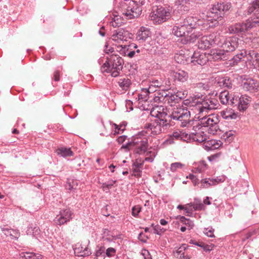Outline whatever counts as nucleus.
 Returning <instances> with one entry per match:
<instances>
[{
  "instance_id": "obj_30",
  "label": "nucleus",
  "mask_w": 259,
  "mask_h": 259,
  "mask_svg": "<svg viewBox=\"0 0 259 259\" xmlns=\"http://www.w3.org/2000/svg\"><path fill=\"white\" fill-rule=\"evenodd\" d=\"M188 247L186 244H182L177 250L174 251V255L177 258L190 259L189 257L185 256V251Z\"/></svg>"
},
{
  "instance_id": "obj_56",
  "label": "nucleus",
  "mask_w": 259,
  "mask_h": 259,
  "mask_svg": "<svg viewBox=\"0 0 259 259\" xmlns=\"http://www.w3.org/2000/svg\"><path fill=\"white\" fill-rule=\"evenodd\" d=\"M122 22L118 18H114L113 20L111 22V25L114 27H117L120 26Z\"/></svg>"
},
{
  "instance_id": "obj_8",
  "label": "nucleus",
  "mask_w": 259,
  "mask_h": 259,
  "mask_svg": "<svg viewBox=\"0 0 259 259\" xmlns=\"http://www.w3.org/2000/svg\"><path fill=\"white\" fill-rule=\"evenodd\" d=\"M220 41L218 40L217 45L224 50V52L234 51L238 47V38L231 37L225 39L223 36H220Z\"/></svg>"
},
{
  "instance_id": "obj_24",
  "label": "nucleus",
  "mask_w": 259,
  "mask_h": 259,
  "mask_svg": "<svg viewBox=\"0 0 259 259\" xmlns=\"http://www.w3.org/2000/svg\"><path fill=\"white\" fill-rule=\"evenodd\" d=\"M201 35L202 33L200 32H194L190 35L187 33L186 36L181 39V42L183 44L193 43Z\"/></svg>"
},
{
  "instance_id": "obj_9",
  "label": "nucleus",
  "mask_w": 259,
  "mask_h": 259,
  "mask_svg": "<svg viewBox=\"0 0 259 259\" xmlns=\"http://www.w3.org/2000/svg\"><path fill=\"white\" fill-rule=\"evenodd\" d=\"M122 15L126 19H133L138 18L142 12V7L136 6L129 2L128 4L124 3L122 4Z\"/></svg>"
},
{
  "instance_id": "obj_15",
  "label": "nucleus",
  "mask_w": 259,
  "mask_h": 259,
  "mask_svg": "<svg viewBox=\"0 0 259 259\" xmlns=\"http://www.w3.org/2000/svg\"><path fill=\"white\" fill-rule=\"evenodd\" d=\"M130 34L128 31L123 29H119L114 32L111 36V38L113 41L118 42L121 41H127V39L130 38Z\"/></svg>"
},
{
  "instance_id": "obj_21",
  "label": "nucleus",
  "mask_w": 259,
  "mask_h": 259,
  "mask_svg": "<svg viewBox=\"0 0 259 259\" xmlns=\"http://www.w3.org/2000/svg\"><path fill=\"white\" fill-rule=\"evenodd\" d=\"M151 35L150 29L145 27H141L136 34V39L140 42L146 41Z\"/></svg>"
},
{
  "instance_id": "obj_12",
  "label": "nucleus",
  "mask_w": 259,
  "mask_h": 259,
  "mask_svg": "<svg viewBox=\"0 0 259 259\" xmlns=\"http://www.w3.org/2000/svg\"><path fill=\"white\" fill-rule=\"evenodd\" d=\"M72 213L70 209H61L56 217L54 221L57 225H62L69 222L71 219Z\"/></svg>"
},
{
  "instance_id": "obj_23",
  "label": "nucleus",
  "mask_w": 259,
  "mask_h": 259,
  "mask_svg": "<svg viewBox=\"0 0 259 259\" xmlns=\"http://www.w3.org/2000/svg\"><path fill=\"white\" fill-rule=\"evenodd\" d=\"M193 0H176L175 5L182 13L188 12L190 10L189 4Z\"/></svg>"
},
{
  "instance_id": "obj_4",
  "label": "nucleus",
  "mask_w": 259,
  "mask_h": 259,
  "mask_svg": "<svg viewBox=\"0 0 259 259\" xmlns=\"http://www.w3.org/2000/svg\"><path fill=\"white\" fill-rule=\"evenodd\" d=\"M257 26H259V17L251 21L247 20L244 23H237L229 26L228 27V32L230 34L243 35L250 28Z\"/></svg>"
},
{
  "instance_id": "obj_28",
  "label": "nucleus",
  "mask_w": 259,
  "mask_h": 259,
  "mask_svg": "<svg viewBox=\"0 0 259 259\" xmlns=\"http://www.w3.org/2000/svg\"><path fill=\"white\" fill-rule=\"evenodd\" d=\"M203 146L206 150L210 151L218 148L220 147V144L215 140H206L203 142Z\"/></svg>"
},
{
  "instance_id": "obj_47",
  "label": "nucleus",
  "mask_w": 259,
  "mask_h": 259,
  "mask_svg": "<svg viewBox=\"0 0 259 259\" xmlns=\"http://www.w3.org/2000/svg\"><path fill=\"white\" fill-rule=\"evenodd\" d=\"M116 183V181L111 180L107 183H103L102 187L104 191L108 190L111 188L113 185Z\"/></svg>"
},
{
  "instance_id": "obj_64",
  "label": "nucleus",
  "mask_w": 259,
  "mask_h": 259,
  "mask_svg": "<svg viewBox=\"0 0 259 259\" xmlns=\"http://www.w3.org/2000/svg\"><path fill=\"white\" fill-rule=\"evenodd\" d=\"M234 132L232 131H230L229 132H226L224 135V137H226L227 139H229V140H231L232 139V137L234 136Z\"/></svg>"
},
{
  "instance_id": "obj_60",
  "label": "nucleus",
  "mask_w": 259,
  "mask_h": 259,
  "mask_svg": "<svg viewBox=\"0 0 259 259\" xmlns=\"http://www.w3.org/2000/svg\"><path fill=\"white\" fill-rule=\"evenodd\" d=\"M184 58V56L182 55H177L175 56V60L179 63H184L185 60L183 58Z\"/></svg>"
},
{
  "instance_id": "obj_32",
  "label": "nucleus",
  "mask_w": 259,
  "mask_h": 259,
  "mask_svg": "<svg viewBox=\"0 0 259 259\" xmlns=\"http://www.w3.org/2000/svg\"><path fill=\"white\" fill-rule=\"evenodd\" d=\"M149 91L147 89H143L141 90V92L138 95V101L144 102L145 104H142V106H145L147 102V100L149 98Z\"/></svg>"
},
{
  "instance_id": "obj_34",
  "label": "nucleus",
  "mask_w": 259,
  "mask_h": 259,
  "mask_svg": "<svg viewBox=\"0 0 259 259\" xmlns=\"http://www.w3.org/2000/svg\"><path fill=\"white\" fill-rule=\"evenodd\" d=\"M21 257L25 259H41L42 256L39 253H35L33 252H21L20 254Z\"/></svg>"
},
{
  "instance_id": "obj_35",
  "label": "nucleus",
  "mask_w": 259,
  "mask_h": 259,
  "mask_svg": "<svg viewBox=\"0 0 259 259\" xmlns=\"http://www.w3.org/2000/svg\"><path fill=\"white\" fill-rule=\"evenodd\" d=\"M254 11L259 12V0H254L247 10V13L250 15Z\"/></svg>"
},
{
  "instance_id": "obj_48",
  "label": "nucleus",
  "mask_w": 259,
  "mask_h": 259,
  "mask_svg": "<svg viewBox=\"0 0 259 259\" xmlns=\"http://www.w3.org/2000/svg\"><path fill=\"white\" fill-rule=\"evenodd\" d=\"M193 86L194 88H197L200 90L205 91L208 89V86L207 84H205L201 82H199L193 84Z\"/></svg>"
},
{
  "instance_id": "obj_20",
  "label": "nucleus",
  "mask_w": 259,
  "mask_h": 259,
  "mask_svg": "<svg viewBox=\"0 0 259 259\" xmlns=\"http://www.w3.org/2000/svg\"><path fill=\"white\" fill-rule=\"evenodd\" d=\"M188 141L190 142H196L197 143L204 142L207 139V136L204 132L201 131L198 133L188 134Z\"/></svg>"
},
{
  "instance_id": "obj_61",
  "label": "nucleus",
  "mask_w": 259,
  "mask_h": 259,
  "mask_svg": "<svg viewBox=\"0 0 259 259\" xmlns=\"http://www.w3.org/2000/svg\"><path fill=\"white\" fill-rule=\"evenodd\" d=\"M134 143H133V140L131 142H128L125 145H123L121 149H125L126 151H128L130 150V148L131 147H133Z\"/></svg>"
},
{
  "instance_id": "obj_52",
  "label": "nucleus",
  "mask_w": 259,
  "mask_h": 259,
  "mask_svg": "<svg viewBox=\"0 0 259 259\" xmlns=\"http://www.w3.org/2000/svg\"><path fill=\"white\" fill-rule=\"evenodd\" d=\"M141 208L139 205H136L132 208V215L134 217H137L141 211Z\"/></svg>"
},
{
  "instance_id": "obj_45",
  "label": "nucleus",
  "mask_w": 259,
  "mask_h": 259,
  "mask_svg": "<svg viewBox=\"0 0 259 259\" xmlns=\"http://www.w3.org/2000/svg\"><path fill=\"white\" fill-rule=\"evenodd\" d=\"M184 164L181 162L172 163L170 165V169L172 172L176 171L178 169H182Z\"/></svg>"
},
{
  "instance_id": "obj_43",
  "label": "nucleus",
  "mask_w": 259,
  "mask_h": 259,
  "mask_svg": "<svg viewBox=\"0 0 259 259\" xmlns=\"http://www.w3.org/2000/svg\"><path fill=\"white\" fill-rule=\"evenodd\" d=\"M39 229L38 227H29L26 231L27 235L35 236L39 234Z\"/></svg>"
},
{
  "instance_id": "obj_54",
  "label": "nucleus",
  "mask_w": 259,
  "mask_h": 259,
  "mask_svg": "<svg viewBox=\"0 0 259 259\" xmlns=\"http://www.w3.org/2000/svg\"><path fill=\"white\" fill-rule=\"evenodd\" d=\"M116 253V250L112 247L108 248L106 249V254L108 257H111L115 255Z\"/></svg>"
},
{
  "instance_id": "obj_44",
  "label": "nucleus",
  "mask_w": 259,
  "mask_h": 259,
  "mask_svg": "<svg viewBox=\"0 0 259 259\" xmlns=\"http://www.w3.org/2000/svg\"><path fill=\"white\" fill-rule=\"evenodd\" d=\"M196 100L190 101L189 100L186 99L183 101L182 106L184 107H187L188 110V108H192L191 109L192 110V109H194V106H195L193 104L194 103H196Z\"/></svg>"
},
{
  "instance_id": "obj_55",
  "label": "nucleus",
  "mask_w": 259,
  "mask_h": 259,
  "mask_svg": "<svg viewBox=\"0 0 259 259\" xmlns=\"http://www.w3.org/2000/svg\"><path fill=\"white\" fill-rule=\"evenodd\" d=\"M133 175L136 177H140L141 176L142 170L138 167H133Z\"/></svg>"
},
{
  "instance_id": "obj_53",
  "label": "nucleus",
  "mask_w": 259,
  "mask_h": 259,
  "mask_svg": "<svg viewBox=\"0 0 259 259\" xmlns=\"http://www.w3.org/2000/svg\"><path fill=\"white\" fill-rule=\"evenodd\" d=\"M214 229L212 228H205L204 233L209 237H214L213 234Z\"/></svg>"
},
{
  "instance_id": "obj_22",
  "label": "nucleus",
  "mask_w": 259,
  "mask_h": 259,
  "mask_svg": "<svg viewBox=\"0 0 259 259\" xmlns=\"http://www.w3.org/2000/svg\"><path fill=\"white\" fill-rule=\"evenodd\" d=\"M172 33L177 37H184L187 33L189 34L190 32L187 31L185 26H183L180 23H177L174 26Z\"/></svg>"
},
{
  "instance_id": "obj_36",
  "label": "nucleus",
  "mask_w": 259,
  "mask_h": 259,
  "mask_svg": "<svg viewBox=\"0 0 259 259\" xmlns=\"http://www.w3.org/2000/svg\"><path fill=\"white\" fill-rule=\"evenodd\" d=\"M57 154L62 157H69L73 155V152L70 148L62 147L57 150Z\"/></svg>"
},
{
  "instance_id": "obj_33",
  "label": "nucleus",
  "mask_w": 259,
  "mask_h": 259,
  "mask_svg": "<svg viewBox=\"0 0 259 259\" xmlns=\"http://www.w3.org/2000/svg\"><path fill=\"white\" fill-rule=\"evenodd\" d=\"M231 93L227 91L222 92L219 95V99L222 104L224 105L229 104Z\"/></svg>"
},
{
  "instance_id": "obj_31",
  "label": "nucleus",
  "mask_w": 259,
  "mask_h": 259,
  "mask_svg": "<svg viewBox=\"0 0 259 259\" xmlns=\"http://www.w3.org/2000/svg\"><path fill=\"white\" fill-rule=\"evenodd\" d=\"M2 231L7 236H10L12 239H17L20 236V233L18 230L8 228H3Z\"/></svg>"
},
{
  "instance_id": "obj_6",
  "label": "nucleus",
  "mask_w": 259,
  "mask_h": 259,
  "mask_svg": "<svg viewBox=\"0 0 259 259\" xmlns=\"http://www.w3.org/2000/svg\"><path fill=\"white\" fill-rule=\"evenodd\" d=\"M246 58L249 64H251L254 68H259V54L254 51H250L248 54L246 50H242L239 53L237 54L232 58L233 63L237 64L238 62Z\"/></svg>"
},
{
  "instance_id": "obj_41",
  "label": "nucleus",
  "mask_w": 259,
  "mask_h": 259,
  "mask_svg": "<svg viewBox=\"0 0 259 259\" xmlns=\"http://www.w3.org/2000/svg\"><path fill=\"white\" fill-rule=\"evenodd\" d=\"M186 19L189 25V29H191L192 30L193 29L196 28L197 26L196 18H194L192 16H188L187 18H186Z\"/></svg>"
},
{
  "instance_id": "obj_37",
  "label": "nucleus",
  "mask_w": 259,
  "mask_h": 259,
  "mask_svg": "<svg viewBox=\"0 0 259 259\" xmlns=\"http://www.w3.org/2000/svg\"><path fill=\"white\" fill-rule=\"evenodd\" d=\"M220 83H221V85L223 86L224 88L232 89L233 87L232 81L228 76L222 78V80L220 81Z\"/></svg>"
},
{
  "instance_id": "obj_5",
  "label": "nucleus",
  "mask_w": 259,
  "mask_h": 259,
  "mask_svg": "<svg viewBox=\"0 0 259 259\" xmlns=\"http://www.w3.org/2000/svg\"><path fill=\"white\" fill-rule=\"evenodd\" d=\"M170 17V13L168 9L161 6H155L152 7L149 18L153 23L159 24L166 21Z\"/></svg>"
},
{
  "instance_id": "obj_38",
  "label": "nucleus",
  "mask_w": 259,
  "mask_h": 259,
  "mask_svg": "<svg viewBox=\"0 0 259 259\" xmlns=\"http://www.w3.org/2000/svg\"><path fill=\"white\" fill-rule=\"evenodd\" d=\"M187 95V91H178L175 95H171V101H176L178 99H184L186 97Z\"/></svg>"
},
{
  "instance_id": "obj_17",
  "label": "nucleus",
  "mask_w": 259,
  "mask_h": 259,
  "mask_svg": "<svg viewBox=\"0 0 259 259\" xmlns=\"http://www.w3.org/2000/svg\"><path fill=\"white\" fill-rule=\"evenodd\" d=\"M188 134L183 131H177L174 132L171 135H169L168 139L166 140L167 144H172L175 143L174 139L177 140H183L188 141Z\"/></svg>"
},
{
  "instance_id": "obj_58",
  "label": "nucleus",
  "mask_w": 259,
  "mask_h": 259,
  "mask_svg": "<svg viewBox=\"0 0 259 259\" xmlns=\"http://www.w3.org/2000/svg\"><path fill=\"white\" fill-rule=\"evenodd\" d=\"M187 178L192 181L194 185H197L199 183V180L193 174H190Z\"/></svg>"
},
{
  "instance_id": "obj_11",
  "label": "nucleus",
  "mask_w": 259,
  "mask_h": 259,
  "mask_svg": "<svg viewBox=\"0 0 259 259\" xmlns=\"http://www.w3.org/2000/svg\"><path fill=\"white\" fill-rule=\"evenodd\" d=\"M133 147L135 148V152L141 154L145 153L148 148V140L146 138H141L139 136L134 137L133 139Z\"/></svg>"
},
{
  "instance_id": "obj_57",
  "label": "nucleus",
  "mask_w": 259,
  "mask_h": 259,
  "mask_svg": "<svg viewBox=\"0 0 259 259\" xmlns=\"http://www.w3.org/2000/svg\"><path fill=\"white\" fill-rule=\"evenodd\" d=\"M154 233L158 235L161 234L164 232L163 229L161 228L159 225H156L153 227Z\"/></svg>"
},
{
  "instance_id": "obj_2",
  "label": "nucleus",
  "mask_w": 259,
  "mask_h": 259,
  "mask_svg": "<svg viewBox=\"0 0 259 259\" xmlns=\"http://www.w3.org/2000/svg\"><path fill=\"white\" fill-rule=\"evenodd\" d=\"M106 60L101 67L103 73H110L111 76L116 77L119 75L123 68V60L117 54H110L106 57Z\"/></svg>"
},
{
  "instance_id": "obj_16",
  "label": "nucleus",
  "mask_w": 259,
  "mask_h": 259,
  "mask_svg": "<svg viewBox=\"0 0 259 259\" xmlns=\"http://www.w3.org/2000/svg\"><path fill=\"white\" fill-rule=\"evenodd\" d=\"M207 54L208 61H216L227 59L226 53L223 50H212L210 51V53Z\"/></svg>"
},
{
  "instance_id": "obj_26",
  "label": "nucleus",
  "mask_w": 259,
  "mask_h": 259,
  "mask_svg": "<svg viewBox=\"0 0 259 259\" xmlns=\"http://www.w3.org/2000/svg\"><path fill=\"white\" fill-rule=\"evenodd\" d=\"M250 102L251 98L250 97L246 95L241 96L238 108V110L240 111L245 110L248 108Z\"/></svg>"
},
{
  "instance_id": "obj_49",
  "label": "nucleus",
  "mask_w": 259,
  "mask_h": 259,
  "mask_svg": "<svg viewBox=\"0 0 259 259\" xmlns=\"http://www.w3.org/2000/svg\"><path fill=\"white\" fill-rule=\"evenodd\" d=\"M207 164L204 161L200 162L198 164V167L196 168V170L199 172L204 171L206 168Z\"/></svg>"
},
{
  "instance_id": "obj_29",
  "label": "nucleus",
  "mask_w": 259,
  "mask_h": 259,
  "mask_svg": "<svg viewBox=\"0 0 259 259\" xmlns=\"http://www.w3.org/2000/svg\"><path fill=\"white\" fill-rule=\"evenodd\" d=\"M222 117L226 120L235 119L237 117V114L231 109H227L221 112Z\"/></svg>"
},
{
  "instance_id": "obj_13",
  "label": "nucleus",
  "mask_w": 259,
  "mask_h": 259,
  "mask_svg": "<svg viewBox=\"0 0 259 259\" xmlns=\"http://www.w3.org/2000/svg\"><path fill=\"white\" fill-rule=\"evenodd\" d=\"M208 61L207 54L200 52H194L191 58V62L194 65L203 66L206 64Z\"/></svg>"
},
{
  "instance_id": "obj_7",
  "label": "nucleus",
  "mask_w": 259,
  "mask_h": 259,
  "mask_svg": "<svg viewBox=\"0 0 259 259\" xmlns=\"http://www.w3.org/2000/svg\"><path fill=\"white\" fill-rule=\"evenodd\" d=\"M231 5L229 3H218L211 5V7L206 12V17L208 21H218L223 17L224 12L230 8Z\"/></svg>"
},
{
  "instance_id": "obj_27",
  "label": "nucleus",
  "mask_w": 259,
  "mask_h": 259,
  "mask_svg": "<svg viewBox=\"0 0 259 259\" xmlns=\"http://www.w3.org/2000/svg\"><path fill=\"white\" fill-rule=\"evenodd\" d=\"M143 110H150V115L152 116L157 118L160 116L162 112H165V109L162 106H155L154 107H152L151 109L146 108V107H143Z\"/></svg>"
},
{
  "instance_id": "obj_18",
  "label": "nucleus",
  "mask_w": 259,
  "mask_h": 259,
  "mask_svg": "<svg viewBox=\"0 0 259 259\" xmlns=\"http://www.w3.org/2000/svg\"><path fill=\"white\" fill-rule=\"evenodd\" d=\"M171 76L175 82L184 83L187 81L189 78L188 73L183 70H178L173 71L171 73Z\"/></svg>"
},
{
  "instance_id": "obj_42",
  "label": "nucleus",
  "mask_w": 259,
  "mask_h": 259,
  "mask_svg": "<svg viewBox=\"0 0 259 259\" xmlns=\"http://www.w3.org/2000/svg\"><path fill=\"white\" fill-rule=\"evenodd\" d=\"M104 247H100L97 249L95 252V256L96 259H103L105 257Z\"/></svg>"
},
{
  "instance_id": "obj_19",
  "label": "nucleus",
  "mask_w": 259,
  "mask_h": 259,
  "mask_svg": "<svg viewBox=\"0 0 259 259\" xmlns=\"http://www.w3.org/2000/svg\"><path fill=\"white\" fill-rule=\"evenodd\" d=\"M242 87L245 91L254 93L259 90V83L256 80L248 79L243 82Z\"/></svg>"
},
{
  "instance_id": "obj_46",
  "label": "nucleus",
  "mask_w": 259,
  "mask_h": 259,
  "mask_svg": "<svg viewBox=\"0 0 259 259\" xmlns=\"http://www.w3.org/2000/svg\"><path fill=\"white\" fill-rule=\"evenodd\" d=\"M190 207H192L193 208H191L192 210H201L204 209L205 206L203 203H190L187 204Z\"/></svg>"
},
{
  "instance_id": "obj_40",
  "label": "nucleus",
  "mask_w": 259,
  "mask_h": 259,
  "mask_svg": "<svg viewBox=\"0 0 259 259\" xmlns=\"http://www.w3.org/2000/svg\"><path fill=\"white\" fill-rule=\"evenodd\" d=\"M240 97L238 95H235L231 93V97L230 98L229 104L233 106H237L238 108Z\"/></svg>"
},
{
  "instance_id": "obj_1",
  "label": "nucleus",
  "mask_w": 259,
  "mask_h": 259,
  "mask_svg": "<svg viewBox=\"0 0 259 259\" xmlns=\"http://www.w3.org/2000/svg\"><path fill=\"white\" fill-rule=\"evenodd\" d=\"M193 105L195 106L192 111L194 113L199 115L198 117L200 118L198 124L202 127H207L209 134L213 135L217 134L220 130L219 116L215 114L205 116L208 111L218 108V100L215 98L205 97L203 100H196V103H194Z\"/></svg>"
},
{
  "instance_id": "obj_63",
  "label": "nucleus",
  "mask_w": 259,
  "mask_h": 259,
  "mask_svg": "<svg viewBox=\"0 0 259 259\" xmlns=\"http://www.w3.org/2000/svg\"><path fill=\"white\" fill-rule=\"evenodd\" d=\"M91 254V252L90 250L87 247H85V248H84V249L82 251V253L81 254H78V255L81 256H88Z\"/></svg>"
},
{
  "instance_id": "obj_50",
  "label": "nucleus",
  "mask_w": 259,
  "mask_h": 259,
  "mask_svg": "<svg viewBox=\"0 0 259 259\" xmlns=\"http://www.w3.org/2000/svg\"><path fill=\"white\" fill-rule=\"evenodd\" d=\"M149 127L152 131V132L155 133V134L156 135L159 134L161 133V126L159 125L154 126V125L150 124Z\"/></svg>"
},
{
  "instance_id": "obj_3",
  "label": "nucleus",
  "mask_w": 259,
  "mask_h": 259,
  "mask_svg": "<svg viewBox=\"0 0 259 259\" xmlns=\"http://www.w3.org/2000/svg\"><path fill=\"white\" fill-rule=\"evenodd\" d=\"M190 110L182 106L174 108L169 117L176 120L181 126L185 127L190 122Z\"/></svg>"
},
{
  "instance_id": "obj_62",
  "label": "nucleus",
  "mask_w": 259,
  "mask_h": 259,
  "mask_svg": "<svg viewBox=\"0 0 259 259\" xmlns=\"http://www.w3.org/2000/svg\"><path fill=\"white\" fill-rule=\"evenodd\" d=\"M159 125L160 126L162 125V126L168 127L170 126V123L166 118H165L160 121Z\"/></svg>"
},
{
  "instance_id": "obj_39",
  "label": "nucleus",
  "mask_w": 259,
  "mask_h": 259,
  "mask_svg": "<svg viewBox=\"0 0 259 259\" xmlns=\"http://www.w3.org/2000/svg\"><path fill=\"white\" fill-rule=\"evenodd\" d=\"M151 85L155 87H164L166 84V81H165L163 78H160L159 79H153L151 81Z\"/></svg>"
},
{
  "instance_id": "obj_10",
  "label": "nucleus",
  "mask_w": 259,
  "mask_h": 259,
  "mask_svg": "<svg viewBox=\"0 0 259 259\" xmlns=\"http://www.w3.org/2000/svg\"><path fill=\"white\" fill-rule=\"evenodd\" d=\"M220 35L214 36L210 35L201 37L198 42V48L201 50H206L213 45H217L218 40L220 41Z\"/></svg>"
},
{
  "instance_id": "obj_51",
  "label": "nucleus",
  "mask_w": 259,
  "mask_h": 259,
  "mask_svg": "<svg viewBox=\"0 0 259 259\" xmlns=\"http://www.w3.org/2000/svg\"><path fill=\"white\" fill-rule=\"evenodd\" d=\"M105 53L108 55V56L110 55V54H115V51L114 49L112 47H109L108 46V44L106 42L105 45V49H104Z\"/></svg>"
},
{
  "instance_id": "obj_25",
  "label": "nucleus",
  "mask_w": 259,
  "mask_h": 259,
  "mask_svg": "<svg viewBox=\"0 0 259 259\" xmlns=\"http://www.w3.org/2000/svg\"><path fill=\"white\" fill-rule=\"evenodd\" d=\"M117 83L121 90L124 92L127 91L129 89L132 84L131 80L125 76H121L118 78Z\"/></svg>"
},
{
  "instance_id": "obj_59",
  "label": "nucleus",
  "mask_w": 259,
  "mask_h": 259,
  "mask_svg": "<svg viewBox=\"0 0 259 259\" xmlns=\"http://www.w3.org/2000/svg\"><path fill=\"white\" fill-rule=\"evenodd\" d=\"M145 0H133L131 3L136 6H138L141 7L143 5L145 4Z\"/></svg>"
},
{
  "instance_id": "obj_14",
  "label": "nucleus",
  "mask_w": 259,
  "mask_h": 259,
  "mask_svg": "<svg viewBox=\"0 0 259 259\" xmlns=\"http://www.w3.org/2000/svg\"><path fill=\"white\" fill-rule=\"evenodd\" d=\"M224 181L225 179L224 178L220 177L215 178H205L201 180L200 188L202 189L208 188L210 187L216 186Z\"/></svg>"
}]
</instances>
